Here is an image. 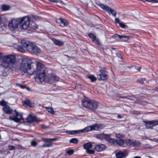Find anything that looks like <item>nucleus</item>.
I'll list each match as a JSON object with an SVG mask.
<instances>
[{"label":"nucleus","mask_w":158,"mask_h":158,"mask_svg":"<svg viewBox=\"0 0 158 158\" xmlns=\"http://www.w3.org/2000/svg\"><path fill=\"white\" fill-rule=\"evenodd\" d=\"M89 36L90 38L93 41V42L95 41L96 37L95 35H94L93 33H90L89 34Z\"/></svg>","instance_id":"obj_35"},{"label":"nucleus","mask_w":158,"mask_h":158,"mask_svg":"<svg viewBox=\"0 0 158 158\" xmlns=\"http://www.w3.org/2000/svg\"><path fill=\"white\" fill-rule=\"evenodd\" d=\"M37 144V143L35 141H33L31 142V145L33 147L36 146Z\"/></svg>","instance_id":"obj_47"},{"label":"nucleus","mask_w":158,"mask_h":158,"mask_svg":"<svg viewBox=\"0 0 158 158\" xmlns=\"http://www.w3.org/2000/svg\"><path fill=\"white\" fill-rule=\"evenodd\" d=\"M16 148H17L18 149H19V150L22 149V146L20 145H18L17 147H16Z\"/></svg>","instance_id":"obj_56"},{"label":"nucleus","mask_w":158,"mask_h":158,"mask_svg":"<svg viewBox=\"0 0 158 158\" xmlns=\"http://www.w3.org/2000/svg\"><path fill=\"white\" fill-rule=\"evenodd\" d=\"M109 143L114 145L118 144L120 146H125L124 140L120 138H117L116 140H115L109 137Z\"/></svg>","instance_id":"obj_9"},{"label":"nucleus","mask_w":158,"mask_h":158,"mask_svg":"<svg viewBox=\"0 0 158 158\" xmlns=\"http://www.w3.org/2000/svg\"><path fill=\"white\" fill-rule=\"evenodd\" d=\"M35 81L38 83H40L45 81L47 78V76L46 77L44 72H43L41 73H39L37 75L36 77H35Z\"/></svg>","instance_id":"obj_10"},{"label":"nucleus","mask_w":158,"mask_h":158,"mask_svg":"<svg viewBox=\"0 0 158 158\" xmlns=\"http://www.w3.org/2000/svg\"><path fill=\"white\" fill-rule=\"evenodd\" d=\"M22 44L31 54L37 55L41 52V49L39 48L29 41L23 40L22 41Z\"/></svg>","instance_id":"obj_3"},{"label":"nucleus","mask_w":158,"mask_h":158,"mask_svg":"<svg viewBox=\"0 0 158 158\" xmlns=\"http://www.w3.org/2000/svg\"><path fill=\"white\" fill-rule=\"evenodd\" d=\"M13 114L15 115L16 119H19V122H20L21 120L23 119L22 114H19L15 110H14V113H13Z\"/></svg>","instance_id":"obj_21"},{"label":"nucleus","mask_w":158,"mask_h":158,"mask_svg":"<svg viewBox=\"0 0 158 158\" xmlns=\"http://www.w3.org/2000/svg\"><path fill=\"white\" fill-rule=\"evenodd\" d=\"M94 42L96 44L98 45H100V43L99 42V40L98 39L96 38V39L95 40V41H94Z\"/></svg>","instance_id":"obj_49"},{"label":"nucleus","mask_w":158,"mask_h":158,"mask_svg":"<svg viewBox=\"0 0 158 158\" xmlns=\"http://www.w3.org/2000/svg\"><path fill=\"white\" fill-rule=\"evenodd\" d=\"M78 141V139L77 138H74L72 139L69 140L70 143H73L74 144H77Z\"/></svg>","instance_id":"obj_30"},{"label":"nucleus","mask_w":158,"mask_h":158,"mask_svg":"<svg viewBox=\"0 0 158 158\" xmlns=\"http://www.w3.org/2000/svg\"><path fill=\"white\" fill-rule=\"evenodd\" d=\"M65 133L69 135H74L79 133V130L67 131H65Z\"/></svg>","instance_id":"obj_24"},{"label":"nucleus","mask_w":158,"mask_h":158,"mask_svg":"<svg viewBox=\"0 0 158 158\" xmlns=\"http://www.w3.org/2000/svg\"><path fill=\"white\" fill-rule=\"evenodd\" d=\"M2 22V19L1 16L0 15V24H1Z\"/></svg>","instance_id":"obj_60"},{"label":"nucleus","mask_w":158,"mask_h":158,"mask_svg":"<svg viewBox=\"0 0 158 158\" xmlns=\"http://www.w3.org/2000/svg\"><path fill=\"white\" fill-rule=\"evenodd\" d=\"M152 141L158 143V139L154 138L152 140Z\"/></svg>","instance_id":"obj_57"},{"label":"nucleus","mask_w":158,"mask_h":158,"mask_svg":"<svg viewBox=\"0 0 158 158\" xmlns=\"http://www.w3.org/2000/svg\"><path fill=\"white\" fill-rule=\"evenodd\" d=\"M116 136L117 138H119L120 137H123L124 136L123 135H121L120 134H116Z\"/></svg>","instance_id":"obj_55"},{"label":"nucleus","mask_w":158,"mask_h":158,"mask_svg":"<svg viewBox=\"0 0 158 158\" xmlns=\"http://www.w3.org/2000/svg\"><path fill=\"white\" fill-rule=\"evenodd\" d=\"M99 5L103 9L105 12L109 13V7L108 6L105 5L101 3H100Z\"/></svg>","instance_id":"obj_25"},{"label":"nucleus","mask_w":158,"mask_h":158,"mask_svg":"<svg viewBox=\"0 0 158 158\" xmlns=\"http://www.w3.org/2000/svg\"><path fill=\"white\" fill-rule=\"evenodd\" d=\"M86 152L87 153L89 154H93L95 153V151L92 149H89L86 150Z\"/></svg>","instance_id":"obj_41"},{"label":"nucleus","mask_w":158,"mask_h":158,"mask_svg":"<svg viewBox=\"0 0 158 158\" xmlns=\"http://www.w3.org/2000/svg\"><path fill=\"white\" fill-rule=\"evenodd\" d=\"M59 78L57 76L49 74L47 76V78L46 80V82L52 83L57 82Z\"/></svg>","instance_id":"obj_12"},{"label":"nucleus","mask_w":158,"mask_h":158,"mask_svg":"<svg viewBox=\"0 0 158 158\" xmlns=\"http://www.w3.org/2000/svg\"><path fill=\"white\" fill-rule=\"evenodd\" d=\"M15 56L12 55L4 56L2 57V62L1 64L2 66L7 68L9 67L13 70L16 67Z\"/></svg>","instance_id":"obj_2"},{"label":"nucleus","mask_w":158,"mask_h":158,"mask_svg":"<svg viewBox=\"0 0 158 158\" xmlns=\"http://www.w3.org/2000/svg\"><path fill=\"white\" fill-rule=\"evenodd\" d=\"M53 42L56 45L61 46H63L64 44V42L57 40H56L55 39L53 38L52 40Z\"/></svg>","instance_id":"obj_22"},{"label":"nucleus","mask_w":158,"mask_h":158,"mask_svg":"<svg viewBox=\"0 0 158 158\" xmlns=\"http://www.w3.org/2000/svg\"><path fill=\"white\" fill-rule=\"evenodd\" d=\"M52 144L51 143H49L48 144H44L42 146V147H50L52 146Z\"/></svg>","instance_id":"obj_43"},{"label":"nucleus","mask_w":158,"mask_h":158,"mask_svg":"<svg viewBox=\"0 0 158 158\" xmlns=\"http://www.w3.org/2000/svg\"><path fill=\"white\" fill-rule=\"evenodd\" d=\"M102 128V125L98 124H94L90 126H88L84 129L79 130V133L87 132L89 131L96 130L98 131Z\"/></svg>","instance_id":"obj_6"},{"label":"nucleus","mask_w":158,"mask_h":158,"mask_svg":"<svg viewBox=\"0 0 158 158\" xmlns=\"http://www.w3.org/2000/svg\"><path fill=\"white\" fill-rule=\"evenodd\" d=\"M112 49L114 50L113 52H112V55L113 56H114L115 55V54L117 55V53L116 52V51H115V49L114 48H112Z\"/></svg>","instance_id":"obj_51"},{"label":"nucleus","mask_w":158,"mask_h":158,"mask_svg":"<svg viewBox=\"0 0 158 158\" xmlns=\"http://www.w3.org/2000/svg\"><path fill=\"white\" fill-rule=\"evenodd\" d=\"M20 19H13L9 22L8 26L9 28L12 31L15 30L18 27L19 24L20 23Z\"/></svg>","instance_id":"obj_7"},{"label":"nucleus","mask_w":158,"mask_h":158,"mask_svg":"<svg viewBox=\"0 0 158 158\" xmlns=\"http://www.w3.org/2000/svg\"><path fill=\"white\" fill-rule=\"evenodd\" d=\"M98 80H104L107 79V75L105 70H100L97 73Z\"/></svg>","instance_id":"obj_11"},{"label":"nucleus","mask_w":158,"mask_h":158,"mask_svg":"<svg viewBox=\"0 0 158 158\" xmlns=\"http://www.w3.org/2000/svg\"><path fill=\"white\" fill-rule=\"evenodd\" d=\"M122 117H123V116L120 115H118L117 116V118H121Z\"/></svg>","instance_id":"obj_58"},{"label":"nucleus","mask_w":158,"mask_h":158,"mask_svg":"<svg viewBox=\"0 0 158 158\" xmlns=\"http://www.w3.org/2000/svg\"><path fill=\"white\" fill-rule=\"evenodd\" d=\"M33 64L32 60L28 58L23 59L20 67V70L22 75L26 73L32 74L35 72V69L32 65Z\"/></svg>","instance_id":"obj_1"},{"label":"nucleus","mask_w":158,"mask_h":158,"mask_svg":"<svg viewBox=\"0 0 158 158\" xmlns=\"http://www.w3.org/2000/svg\"><path fill=\"white\" fill-rule=\"evenodd\" d=\"M46 108L47 110L52 114H55V111L52 109L48 107H46Z\"/></svg>","instance_id":"obj_37"},{"label":"nucleus","mask_w":158,"mask_h":158,"mask_svg":"<svg viewBox=\"0 0 158 158\" xmlns=\"http://www.w3.org/2000/svg\"><path fill=\"white\" fill-rule=\"evenodd\" d=\"M92 147L93 145L91 142H88L83 145V148L86 150L92 148Z\"/></svg>","instance_id":"obj_23"},{"label":"nucleus","mask_w":158,"mask_h":158,"mask_svg":"<svg viewBox=\"0 0 158 158\" xmlns=\"http://www.w3.org/2000/svg\"><path fill=\"white\" fill-rule=\"evenodd\" d=\"M140 144L139 141L138 140H133L132 146H138Z\"/></svg>","instance_id":"obj_33"},{"label":"nucleus","mask_w":158,"mask_h":158,"mask_svg":"<svg viewBox=\"0 0 158 158\" xmlns=\"http://www.w3.org/2000/svg\"><path fill=\"white\" fill-rule=\"evenodd\" d=\"M14 117L12 116H10L9 117V119L10 120L14 121L15 122L19 123V119H16L15 115H14Z\"/></svg>","instance_id":"obj_39"},{"label":"nucleus","mask_w":158,"mask_h":158,"mask_svg":"<svg viewBox=\"0 0 158 158\" xmlns=\"http://www.w3.org/2000/svg\"><path fill=\"white\" fill-rule=\"evenodd\" d=\"M147 1L148 2H152L153 3L158 2V0H147Z\"/></svg>","instance_id":"obj_53"},{"label":"nucleus","mask_w":158,"mask_h":158,"mask_svg":"<svg viewBox=\"0 0 158 158\" xmlns=\"http://www.w3.org/2000/svg\"><path fill=\"white\" fill-rule=\"evenodd\" d=\"M120 98H127L129 99V98H127V97H120Z\"/></svg>","instance_id":"obj_61"},{"label":"nucleus","mask_w":158,"mask_h":158,"mask_svg":"<svg viewBox=\"0 0 158 158\" xmlns=\"http://www.w3.org/2000/svg\"><path fill=\"white\" fill-rule=\"evenodd\" d=\"M20 23L19 25L21 27V28L23 29H27L29 27L33 28L34 29L38 28V26L37 25L35 24L34 23H32L31 25V27L30 26V19L28 17H25L21 19H20Z\"/></svg>","instance_id":"obj_4"},{"label":"nucleus","mask_w":158,"mask_h":158,"mask_svg":"<svg viewBox=\"0 0 158 158\" xmlns=\"http://www.w3.org/2000/svg\"><path fill=\"white\" fill-rule=\"evenodd\" d=\"M146 79L145 78H142L140 79L137 80V81L138 82L141 84H143V81H145Z\"/></svg>","instance_id":"obj_42"},{"label":"nucleus","mask_w":158,"mask_h":158,"mask_svg":"<svg viewBox=\"0 0 158 158\" xmlns=\"http://www.w3.org/2000/svg\"><path fill=\"white\" fill-rule=\"evenodd\" d=\"M17 49L19 51L22 53H23L25 51L24 48L22 46H18Z\"/></svg>","instance_id":"obj_32"},{"label":"nucleus","mask_w":158,"mask_h":158,"mask_svg":"<svg viewBox=\"0 0 158 158\" xmlns=\"http://www.w3.org/2000/svg\"><path fill=\"white\" fill-rule=\"evenodd\" d=\"M115 23H118L119 24V23H121L120 22V21H119V19L117 18H116L115 19Z\"/></svg>","instance_id":"obj_54"},{"label":"nucleus","mask_w":158,"mask_h":158,"mask_svg":"<svg viewBox=\"0 0 158 158\" xmlns=\"http://www.w3.org/2000/svg\"><path fill=\"white\" fill-rule=\"evenodd\" d=\"M8 149L10 150H15L16 147L12 145H9L8 147Z\"/></svg>","instance_id":"obj_46"},{"label":"nucleus","mask_w":158,"mask_h":158,"mask_svg":"<svg viewBox=\"0 0 158 158\" xmlns=\"http://www.w3.org/2000/svg\"><path fill=\"white\" fill-rule=\"evenodd\" d=\"M87 77L92 82H95L97 80L96 78L93 75H88Z\"/></svg>","instance_id":"obj_27"},{"label":"nucleus","mask_w":158,"mask_h":158,"mask_svg":"<svg viewBox=\"0 0 158 158\" xmlns=\"http://www.w3.org/2000/svg\"><path fill=\"white\" fill-rule=\"evenodd\" d=\"M57 139L56 138H54L52 139H46L45 138L44 139V141L48 142H51L52 141H54Z\"/></svg>","instance_id":"obj_34"},{"label":"nucleus","mask_w":158,"mask_h":158,"mask_svg":"<svg viewBox=\"0 0 158 158\" xmlns=\"http://www.w3.org/2000/svg\"><path fill=\"white\" fill-rule=\"evenodd\" d=\"M25 89H26L28 91H29L30 89V88L28 87H27L26 86V87L25 88Z\"/></svg>","instance_id":"obj_63"},{"label":"nucleus","mask_w":158,"mask_h":158,"mask_svg":"<svg viewBox=\"0 0 158 158\" xmlns=\"http://www.w3.org/2000/svg\"><path fill=\"white\" fill-rule=\"evenodd\" d=\"M49 1L51 2H52L54 3V2H59L61 4H64V3L61 0H48Z\"/></svg>","instance_id":"obj_38"},{"label":"nucleus","mask_w":158,"mask_h":158,"mask_svg":"<svg viewBox=\"0 0 158 158\" xmlns=\"http://www.w3.org/2000/svg\"><path fill=\"white\" fill-rule=\"evenodd\" d=\"M141 69V67H138V68L137 69L139 71H140Z\"/></svg>","instance_id":"obj_64"},{"label":"nucleus","mask_w":158,"mask_h":158,"mask_svg":"<svg viewBox=\"0 0 158 158\" xmlns=\"http://www.w3.org/2000/svg\"><path fill=\"white\" fill-rule=\"evenodd\" d=\"M133 140L131 139H127L126 141L127 145H132Z\"/></svg>","instance_id":"obj_36"},{"label":"nucleus","mask_w":158,"mask_h":158,"mask_svg":"<svg viewBox=\"0 0 158 158\" xmlns=\"http://www.w3.org/2000/svg\"><path fill=\"white\" fill-rule=\"evenodd\" d=\"M109 14L115 17L117 15V12L114 10L109 7Z\"/></svg>","instance_id":"obj_26"},{"label":"nucleus","mask_w":158,"mask_h":158,"mask_svg":"<svg viewBox=\"0 0 158 158\" xmlns=\"http://www.w3.org/2000/svg\"><path fill=\"white\" fill-rule=\"evenodd\" d=\"M131 114H133L138 115L140 114V113L136 111H132L131 112Z\"/></svg>","instance_id":"obj_48"},{"label":"nucleus","mask_w":158,"mask_h":158,"mask_svg":"<svg viewBox=\"0 0 158 158\" xmlns=\"http://www.w3.org/2000/svg\"><path fill=\"white\" fill-rule=\"evenodd\" d=\"M66 152L68 154L70 155L73 153L74 151L73 150H70L67 151Z\"/></svg>","instance_id":"obj_45"},{"label":"nucleus","mask_w":158,"mask_h":158,"mask_svg":"<svg viewBox=\"0 0 158 158\" xmlns=\"http://www.w3.org/2000/svg\"><path fill=\"white\" fill-rule=\"evenodd\" d=\"M121 35H118L117 34H115L114 35L110 36L109 38L111 41H120V38Z\"/></svg>","instance_id":"obj_18"},{"label":"nucleus","mask_w":158,"mask_h":158,"mask_svg":"<svg viewBox=\"0 0 158 158\" xmlns=\"http://www.w3.org/2000/svg\"><path fill=\"white\" fill-rule=\"evenodd\" d=\"M129 38V37L128 36L122 35L120 38V41L125 42L127 41Z\"/></svg>","instance_id":"obj_28"},{"label":"nucleus","mask_w":158,"mask_h":158,"mask_svg":"<svg viewBox=\"0 0 158 158\" xmlns=\"http://www.w3.org/2000/svg\"><path fill=\"white\" fill-rule=\"evenodd\" d=\"M126 151H119L116 153V158H123L126 156Z\"/></svg>","instance_id":"obj_16"},{"label":"nucleus","mask_w":158,"mask_h":158,"mask_svg":"<svg viewBox=\"0 0 158 158\" xmlns=\"http://www.w3.org/2000/svg\"><path fill=\"white\" fill-rule=\"evenodd\" d=\"M26 119L28 123L38 122V120L36 116L33 115L31 114H30Z\"/></svg>","instance_id":"obj_14"},{"label":"nucleus","mask_w":158,"mask_h":158,"mask_svg":"<svg viewBox=\"0 0 158 158\" xmlns=\"http://www.w3.org/2000/svg\"><path fill=\"white\" fill-rule=\"evenodd\" d=\"M23 105L26 106H29L30 107H33L34 106L33 103L31 102L29 99H27L25 100L23 102Z\"/></svg>","instance_id":"obj_20"},{"label":"nucleus","mask_w":158,"mask_h":158,"mask_svg":"<svg viewBox=\"0 0 158 158\" xmlns=\"http://www.w3.org/2000/svg\"><path fill=\"white\" fill-rule=\"evenodd\" d=\"M156 90L157 91H158V84H156Z\"/></svg>","instance_id":"obj_62"},{"label":"nucleus","mask_w":158,"mask_h":158,"mask_svg":"<svg viewBox=\"0 0 158 158\" xmlns=\"http://www.w3.org/2000/svg\"><path fill=\"white\" fill-rule=\"evenodd\" d=\"M42 64L40 62L37 63L36 64V70L37 71H40L42 68Z\"/></svg>","instance_id":"obj_31"},{"label":"nucleus","mask_w":158,"mask_h":158,"mask_svg":"<svg viewBox=\"0 0 158 158\" xmlns=\"http://www.w3.org/2000/svg\"><path fill=\"white\" fill-rule=\"evenodd\" d=\"M118 57H119V58H120V59H123V58H122V56L121 55V54H118Z\"/></svg>","instance_id":"obj_59"},{"label":"nucleus","mask_w":158,"mask_h":158,"mask_svg":"<svg viewBox=\"0 0 158 158\" xmlns=\"http://www.w3.org/2000/svg\"><path fill=\"white\" fill-rule=\"evenodd\" d=\"M97 138L101 140H105L107 141H109V135L102 134H99L97 136Z\"/></svg>","instance_id":"obj_19"},{"label":"nucleus","mask_w":158,"mask_h":158,"mask_svg":"<svg viewBox=\"0 0 158 158\" xmlns=\"http://www.w3.org/2000/svg\"><path fill=\"white\" fill-rule=\"evenodd\" d=\"M10 6H9L4 5L2 6V9L3 11H6L10 9Z\"/></svg>","instance_id":"obj_29"},{"label":"nucleus","mask_w":158,"mask_h":158,"mask_svg":"<svg viewBox=\"0 0 158 158\" xmlns=\"http://www.w3.org/2000/svg\"><path fill=\"white\" fill-rule=\"evenodd\" d=\"M144 148L145 149H146V148L152 149V148L151 146H150L148 144H147L146 145H145L144 147Z\"/></svg>","instance_id":"obj_52"},{"label":"nucleus","mask_w":158,"mask_h":158,"mask_svg":"<svg viewBox=\"0 0 158 158\" xmlns=\"http://www.w3.org/2000/svg\"><path fill=\"white\" fill-rule=\"evenodd\" d=\"M106 148L104 145L102 144L97 145L94 148V149L97 152H100L104 150Z\"/></svg>","instance_id":"obj_17"},{"label":"nucleus","mask_w":158,"mask_h":158,"mask_svg":"<svg viewBox=\"0 0 158 158\" xmlns=\"http://www.w3.org/2000/svg\"><path fill=\"white\" fill-rule=\"evenodd\" d=\"M119 26L122 28H125L126 27H127V26L125 24L123 23H120L119 24Z\"/></svg>","instance_id":"obj_44"},{"label":"nucleus","mask_w":158,"mask_h":158,"mask_svg":"<svg viewBox=\"0 0 158 158\" xmlns=\"http://www.w3.org/2000/svg\"><path fill=\"white\" fill-rule=\"evenodd\" d=\"M82 101V105L88 109L94 110L98 107V103L95 101L89 99H85Z\"/></svg>","instance_id":"obj_5"},{"label":"nucleus","mask_w":158,"mask_h":158,"mask_svg":"<svg viewBox=\"0 0 158 158\" xmlns=\"http://www.w3.org/2000/svg\"><path fill=\"white\" fill-rule=\"evenodd\" d=\"M0 105L1 106H3V107L8 105L7 104V102L4 100H2L0 102Z\"/></svg>","instance_id":"obj_40"},{"label":"nucleus","mask_w":158,"mask_h":158,"mask_svg":"<svg viewBox=\"0 0 158 158\" xmlns=\"http://www.w3.org/2000/svg\"><path fill=\"white\" fill-rule=\"evenodd\" d=\"M146 128L148 129H152L153 127L158 125V120H153L149 121H144Z\"/></svg>","instance_id":"obj_8"},{"label":"nucleus","mask_w":158,"mask_h":158,"mask_svg":"<svg viewBox=\"0 0 158 158\" xmlns=\"http://www.w3.org/2000/svg\"><path fill=\"white\" fill-rule=\"evenodd\" d=\"M2 110L3 111V113L6 114H13V113H14V110H13L11 109L10 106L8 105L4 107H3Z\"/></svg>","instance_id":"obj_13"},{"label":"nucleus","mask_w":158,"mask_h":158,"mask_svg":"<svg viewBox=\"0 0 158 158\" xmlns=\"http://www.w3.org/2000/svg\"><path fill=\"white\" fill-rule=\"evenodd\" d=\"M17 85L19 87H20L21 88L23 89H25V88L26 87V86L25 85H23L19 84H17Z\"/></svg>","instance_id":"obj_50"},{"label":"nucleus","mask_w":158,"mask_h":158,"mask_svg":"<svg viewBox=\"0 0 158 158\" xmlns=\"http://www.w3.org/2000/svg\"><path fill=\"white\" fill-rule=\"evenodd\" d=\"M57 23H60V25L62 27L66 26L68 25V22L65 19H63L61 18H60L56 20Z\"/></svg>","instance_id":"obj_15"}]
</instances>
